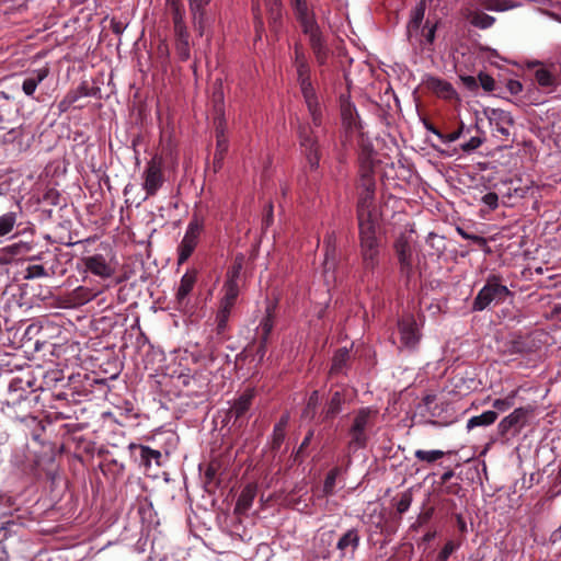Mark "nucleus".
<instances>
[{
	"mask_svg": "<svg viewBox=\"0 0 561 561\" xmlns=\"http://www.w3.org/2000/svg\"><path fill=\"white\" fill-rule=\"evenodd\" d=\"M375 187L376 183L373 176L370 157H363L362 174L358 184V227L378 226L379 213L375 205Z\"/></svg>",
	"mask_w": 561,
	"mask_h": 561,
	"instance_id": "f257e3e1",
	"label": "nucleus"
},
{
	"mask_svg": "<svg viewBox=\"0 0 561 561\" xmlns=\"http://www.w3.org/2000/svg\"><path fill=\"white\" fill-rule=\"evenodd\" d=\"M291 5L304 33L309 37L317 62L320 66L325 65L329 58V49L323 43L322 34L314 20V0H291Z\"/></svg>",
	"mask_w": 561,
	"mask_h": 561,
	"instance_id": "f03ea898",
	"label": "nucleus"
},
{
	"mask_svg": "<svg viewBox=\"0 0 561 561\" xmlns=\"http://www.w3.org/2000/svg\"><path fill=\"white\" fill-rule=\"evenodd\" d=\"M295 67L300 91L312 116L313 123L318 125L320 123L319 101L310 80L309 64L305 57V54L298 47L295 49Z\"/></svg>",
	"mask_w": 561,
	"mask_h": 561,
	"instance_id": "7ed1b4c3",
	"label": "nucleus"
},
{
	"mask_svg": "<svg viewBox=\"0 0 561 561\" xmlns=\"http://www.w3.org/2000/svg\"><path fill=\"white\" fill-rule=\"evenodd\" d=\"M341 116L343 126L345 127L346 131L352 135H356L358 145L363 150V157H370L373 152V146L370 141L365 138V133L363 130L362 122L358 117L356 107L344 95L341 96Z\"/></svg>",
	"mask_w": 561,
	"mask_h": 561,
	"instance_id": "20e7f679",
	"label": "nucleus"
},
{
	"mask_svg": "<svg viewBox=\"0 0 561 561\" xmlns=\"http://www.w3.org/2000/svg\"><path fill=\"white\" fill-rule=\"evenodd\" d=\"M358 228L363 268L366 273H373L379 265L380 257V242L376 234L377 226H364Z\"/></svg>",
	"mask_w": 561,
	"mask_h": 561,
	"instance_id": "39448f33",
	"label": "nucleus"
},
{
	"mask_svg": "<svg viewBox=\"0 0 561 561\" xmlns=\"http://www.w3.org/2000/svg\"><path fill=\"white\" fill-rule=\"evenodd\" d=\"M510 296H512L510 289L500 283L497 276L491 275L474 298L472 308L476 311H482L492 302L496 305L504 302Z\"/></svg>",
	"mask_w": 561,
	"mask_h": 561,
	"instance_id": "423d86ee",
	"label": "nucleus"
},
{
	"mask_svg": "<svg viewBox=\"0 0 561 561\" xmlns=\"http://www.w3.org/2000/svg\"><path fill=\"white\" fill-rule=\"evenodd\" d=\"M204 219L196 213L193 214L183 239L178 247V264L181 265L188 260L198 244L199 237L204 231Z\"/></svg>",
	"mask_w": 561,
	"mask_h": 561,
	"instance_id": "0eeeda50",
	"label": "nucleus"
},
{
	"mask_svg": "<svg viewBox=\"0 0 561 561\" xmlns=\"http://www.w3.org/2000/svg\"><path fill=\"white\" fill-rule=\"evenodd\" d=\"M374 413L375 412L371 409L365 408L360 409L355 415L353 425L350 430L351 440L348 443V447L351 449L356 450L365 447L367 440L366 430L371 424Z\"/></svg>",
	"mask_w": 561,
	"mask_h": 561,
	"instance_id": "6e6552de",
	"label": "nucleus"
},
{
	"mask_svg": "<svg viewBox=\"0 0 561 561\" xmlns=\"http://www.w3.org/2000/svg\"><path fill=\"white\" fill-rule=\"evenodd\" d=\"M142 188L146 191V197L157 194L164 182L162 172V161L158 157H153L146 165L142 173Z\"/></svg>",
	"mask_w": 561,
	"mask_h": 561,
	"instance_id": "1a4fd4ad",
	"label": "nucleus"
},
{
	"mask_svg": "<svg viewBox=\"0 0 561 561\" xmlns=\"http://www.w3.org/2000/svg\"><path fill=\"white\" fill-rule=\"evenodd\" d=\"M533 413V408H516L507 416L503 417L497 424L499 434L505 437L508 433L518 434L527 424L528 416Z\"/></svg>",
	"mask_w": 561,
	"mask_h": 561,
	"instance_id": "9d476101",
	"label": "nucleus"
},
{
	"mask_svg": "<svg viewBox=\"0 0 561 561\" xmlns=\"http://www.w3.org/2000/svg\"><path fill=\"white\" fill-rule=\"evenodd\" d=\"M254 390H244L231 404L227 412L228 420H233V425L242 426L248 420L249 411L254 398Z\"/></svg>",
	"mask_w": 561,
	"mask_h": 561,
	"instance_id": "9b49d317",
	"label": "nucleus"
},
{
	"mask_svg": "<svg viewBox=\"0 0 561 561\" xmlns=\"http://www.w3.org/2000/svg\"><path fill=\"white\" fill-rule=\"evenodd\" d=\"M492 131L507 139L511 135V127L513 126L512 115L500 108H489L485 111Z\"/></svg>",
	"mask_w": 561,
	"mask_h": 561,
	"instance_id": "f8f14e48",
	"label": "nucleus"
},
{
	"mask_svg": "<svg viewBox=\"0 0 561 561\" xmlns=\"http://www.w3.org/2000/svg\"><path fill=\"white\" fill-rule=\"evenodd\" d=\"M82 263L87 271L101 278L112 277L115 273V266L102 254L85 256Z\"/></svg>",
	"mask_w": 561,
	"mask_h": 561,
	"instance_id": "ddd939ff",
	"label": "nucleus"
},
{
	"mask_svg": "<svg viewBox=\"0 0 561 561\" xmlns=\"http://www.w3.org/2000/svg\"><path fill=\"white\" fill-rule=\"evenodd\" d=\"M398 325L402 346L414 348L421 337L416 321L412 317H405Z\"/></svg>",
	"mask_w": 561,
	"mask_h": 561,
	"instance_id": "4468645a",
	"label": "nucleus"
},
{
	"mask_svg": "<svg viewBox=\"0 0 561 561\" xmlns=\"http://www.w3.org/2000/svg\"><path fill=\"white\" fill-rule=\"evenodd\" d=\"M463 12L469 23L481 30L491 27L495 22L493 16L483 13L474 3H467Z\"/></svg>",
	"mask_w": 561,
	"mask_h": 561,
	"instance_id": "2eb2a0df",
	"label": "nucleus"
},
{
	"mask_svg": "<svg viewBox=\"0 0 561 561\" xmlns=\"http://www.w3.org/2000/svg\"><path fill=\"white\" fill-rule=\"evenodd\" d=\"M196 280L197 272L195 270H188L182 276L175 295L179 308L187 306V296L194 288Z\"/></svg>",
	"mask_w": 561,
	"mask_h": 561,
	"instance_id": "dca6fc26",
	"label": "nucleus"
},
{
	"mask_svg": "<svg viewBox=\"0 0 561 561\" xmlns=\"http://www.w3.org/2000/svg\"><path fill=\"white\" fill-rule=\"evenodd\" d=\"M300 147L306 154V159L311 169L318 167L319 156L314 138L307 131L306 128L299 130Z\"/></svg>",
	"mask_w": 561,
	"mask_h": 561,
	"instance_id": "f3484780",
	"label": "nucleus"
},
{
	"mask_svg": "<svg viewBox=\"0 0 561 561\" xmlns=\"http://www.w3.org/2000/svg\"><path fill=\"white\" fill-rule=\"evenodd\" d=\"M359 546V535L356 529H348L337 541L336 549L342 558H353Z\"/></svg>",
	"mask_w": 561,
	"mask_h": 561,
	"instance_id": "a211bd4d",
	"label": "nucleus"
},
{
	"mask_svg": "<svg viewBox=\"0 0 561 561\" xmlns=\"http://www.w3.org/2000/svg\"><path fill=\"white\" fill-rule=\"evenodd\" d=\"M534 78L545 92L551 93L558 85L556 73L548 67L538 65L534 70Z\"/></svg>",
	"mask_w": 561,
	"mask_h": 561,
	"instance_id": "6ab92c4d",
	"label": "nucleus"
},
{
	"mask_svg": "<svg viewBox=\"0 0 561 561\" xmlns=\"http://www.w3.org/2000/svg\"><path fill=\"white\" fill-rule=\"evenodd\" d=\"M209 2L210 0H190V8L193 14L194 26L199 36H203L205 32L207 18L204 9Z\"/></svg>",
	"mask_w": 561,
	"mask_h": 561,
	"instance_id": "aec40b11",
	"label": "nucleus"
},
{
	"mask_svg": "<svg viewBox=\"0 0 561 561\" xmlns=\"http://www.w3.org/2000/svg\"><path fill=\"white\" fill-rule=\"evenodd\" d=\"M424 84L428 90L434 92L436 95L443 99H453L456 95V91L453 85L439 78L436 77H427L424 80Z\"/></svg>",
	"mask_w": 561,
	"mask_h": 561,
	"instance_id": "412c9836",
	"label": "nucleus"
},
{
	"mask_svg": "<svg viewBox=\"0 0 561 561\" xmlns=\"http://www.w3.org/2000/svg\"><path fill=\"white\" fill-rule=\"evenodd\" d=\"M468 3H474L478 7V9H480V7H483L489 11L496 12H504L520 5V3L512 0H470Z\"/></svg>",
	"mask_w": 561,
	"mask_h": 561,
	"instance_id": "4be33fe9",
	"label": "nucleus"
},
{
	"mask_svg": "<svg viewBox=\"0 0 561 561\" xmlns=\"http://www.w3.org/2000/svg\"><path fill=\"white\" fill-rule=\"evenodd\" d=\"M48 76V70L46 68H41L31 72L22 83V90L27 96H33L36 88L39 83H42L46 77Z\"/></svg>",
	"mask_w": 561,
	"mask_h": 561,
	"instance_id": "5701e85b",
	"label": "nucleus"
},
{
	"mask_svg": "<svg viewBox=\"0 0 561 561\" xmlns=\"http://www.w3.org/2000/svg\"><path fill=\"white\" fill-rule=\"evenodd\" d=\"M396 249L401 272L407 276H410L413 268L412 251L410 245L407 242L401 241L396 244Z\"/></svg>",
	"mask_w": 561,
	"mask_h": 561,
	"instance_id": "b1692460",
	"label": "nucleus"
},
{
	"mask_svg": "<svg viewBox=\"0 0 561 561\" xmlns=\"http://www.w3.org/2000/svg\"><path fill=\"white\" fill-rule=\"evenodd\" d=\"M325 244V255L323 262L324 276L325 282L329 283V273L335 267V238L333 234H330L324 240Z\"/></svg>",
	"mask_w": 561,
	"mask_h": 561,
	"instance_id": "393cba45",
	"label": "nucleus"
},
{
	"mask_svg": "<svg viewBox=\"0 0 561 561\" xmlns=\"http://www.w3.org/2000/svg\"><path fill=\"white\" fill-rule=\"evenodd\" d=\"M497 419V413L495 411H485L480 415H476L470 417L467 421V430L471 431L478 426H489L493 424Z\"/></svg>",
	"mask_w": 561,
	"mask_h": 561,
	"instance_id": "a878e982",
	"label": "nucleus"
},
{
	"mask_svg": "<svg viewBox=\"0 0 561 561\" xmlns=\"http://www.w3.org/2000/svg\"><path fill=\"white\" fill-rule=\"evenodd\" d=\"M140 450V463L144 465L146 468H149L152 462H154L157 466H160V458L161 453L159 450L152 449L149 446H139Z\"/></svg>",
	"mask_w": 561,
	"mask_h": 561,
	"instance_id": "bb28decb",
	"label": "nucleus"
},
{
	"mask_svg": "<svg viewBox=\"0 0 561 561\" xmlns=\"http://www.w3.org/2000/svg\"><path fill=\"white\" fill-rule=\"evenodd\" d=\"M222 290L224 296L220 300V304L233 307L239 295V283H233V280H226Z\"/></svg>",
	"mask_w": 561,
	"mask_h": 561,
	"instance_id": "cd10ccee",
	"label": "nucleus"
},
{
	"mask_svg": "<svg viewBox=\"0 0 561 561\" xmlns=\"http://www.w3.org/2000/svg\"><path fill=\"white\" fill-rule=\"evenodd\" d=\"M18 214L15 211H8L0 216V237L10 234L16 226Z\"/></svg>",
	"mask_w": 561,
	"mask_h": 561,
	"instance_id": "c85d7f7f",
	"label": "nucleus"
},
{
	"mask_svg": "<svg viewBox=\"0 0 561 561\" xmlns=\"http://www.w3.org/2000/svg\"><path fill=\"white\" fill-rule=\"evenodd\" d=\"M267 7L270 23L273 30L276 31L278 21L282 19V4L279 0H265Z\"/></svg>",
	"mask_w": 561,
	"mask_h": 561,
	"instance_id": "c756f323",
	"label": "nucleus"
},
{
	"mask_svg": "<svg viewBox=\"0 0 561 561\" xmlns=\"http://www.w3.org/2000/svg\"><path fill=\"white\" fill-rule=\"evenodd\" d=\"M342 403H343V397H342L341 392L335 391L332 394V397L324 410V417L325 419L334 417L341 411Z\"/></svg>",
	"mask_w": 561,
	"mask_h": 561,
	"instance_id": "7c9ffc66",
	"label": "nucleus"
},
{
	"mask_svg": "<svg viewBox=\"0 0 561 561\" xmlns=\"http://www.w3.org/2000/svg\"><path fill=\"white\" fill-rule=\"evenodd\" d=\"M33 245L30 242L19 241L16 243L9 244L4 247V251L9 253L12 260L18 256L25 255L30 251H32Z\"/></svg>",
	"mask_w": 561,
	"mask_h": 561,
	"instance_id": "2f4dec72",
	"label": "nucleus"
},
{
	"mask_svg": "<svg viewBox=\"0 0 561 561\" xmlns=\"http://www.w3.org/2000/svg\"><path fill=\"white\" fill-rule=\"evenodd\" d=\"M414 456L420 461L433 463V462L442 459L445 456V453L443 450H438V449H434V450L417 449V450H415Z\"/></svg>",
	"mask_w": 561,
	"mask_h": 561,
	"instance_id": "473e14b6",
	"label": "nucleus"
},
{
	"mask_svg": "<svg viewBox=\"0 0 561 561\" xmlns=\"http://www.w3.org/2000/svg\"><path fill=\"white\" fill-rule=\"evenodd\" d=\"M424 13H425V8L422 3L413 10V12L411 14L410 22L408 24L409 35H411L413 31L419 30V27L423 21V18H424Z\"/></svg>",
	"mask_w": 561,
	"mask_h": 561,
	"instance_id": "72a5a7b5",
	"label": "nucleus"
},
{
	"mask_svg": "<svg viewBox=\"0 0 561 561\" xmlns=\"http://www.w3.org/2000/svg\"><path fill=\"white\" fill-rule=\"evenodd\" d=\"M347 359H348V351L345 347L339 350L333 357L331 373L332 374L341 373L343 370V368L345 367Z\"/></svg>",
	"mask_w": 561,
	"mask_h": 561,
	"instance_id": "f704fd0d",
	"label": "nucleus"
},
{
	"mask_svg": "<svg viewBox=\"0 0 561 561\" xmlns=\"http://www.w3.org/2000/svg\"><path fill=\"white\" fill-rule=\"evenodd\" d=\"M516 394L517 391H512L503 399H495L492 403V407L499 412H505L515 404Z\"/></svg>",
	"mask_w": 561,
	"mask_h": 561,
	"instance_id": "c9c22d12",
	"label": "nucleus"
},
{
	"mask_svg": "<svg viewBox=\"0 0 561 561\" xmlns=\"http://www.w3.org/2000/svg\"><path fill=\"white\" fill-rule=\"evenodd\" d=\"M255 496V491L253 488H245L239 499H238V502H237V510H248L251 504H252V501Z\"/></svg>",
	"mask_w": 561,
	"mask_h": 561,
	"instance_id": "e433bc0d",
	"label": "nucleus"
},
{
	"mask_svg": "<svg viewBox=\"0 0 561 561\" xmlns=\"http://www.w3.org/2000/svg\"><path fill=\"white\" fill-rule=\"evenodd\" d=\"M319 392L317 390L312 391L308 398L307 405L302 412L304 419H312L316 413V409L319 404Z\"/></svg>",
	"mask_w": 561,
	"mask_h": 561,
	"instance_id": "4c0bfd02",
	"label": "nucleus"
},
{
	"mask_svg": "<svg viewBox=\"0 0 561 561\" xmlns=\"http://www.w3.org/2000/svg\"><path fill=\"white\" fill-rule=\"evenodd\" d=\"M340 468H333L332 470L329 471L323 484L324 495L329 496L334 493L336 478L340 474Z\"/></svg>",
	"mask_w": 561,
	"mask_h": 561,
	"instance_id": "58836bf2",
	"label": "nucleus"
},
{
	"mask_svg": "<svg viewBox=\"0 0 561 561\" xmlns=\"http://www.w3.org/2000/svg\"><path fill=\"white\" fill-rule=\"evenodd\" d=\"M231 309L232 307L220 304L219 310L216 316L217 328L219 332L226 328V324L230 317Z\"/></svg>",
	"mask_w": 561,
	"mask_h": 561,
	"instance_id": "ea45409f",
	"label": "nucleus"
},
{
	"mask_svg": "<svg viewBox=\"0 0 561 561\" xmlns=\"http://www.w3.org/2000/svg\"><path fill=\"white\" fill-rule=\"evenodd\" d=\"M72 297L77 304H85L92 299V295L88 288L82 286L76 288L72 293Z\"/></svg>",
	"mask_w": 561,
	"mask_h": 561,
	"instance_id": "a19ab883",
	"label": "nucleus"
},
{
	"mask_svg": "<svg viewBox=\"0 0 561 561\" xmlns=\"http://www.w3.org/2000/svg\"><path fill=\"white\" fill-rule=\"evenodd\" d=\"M242 270V257H237L232 266L229 268L227 273V280H233V283H239L240 273Z\"/></svg>",
	"mask_w": 561,
	"mask_h": 561,
	"instance_id": "79ce46f5",
	"label": "nucleus"
},
{
	"mask_svg": "<svg viewBox=\"0 0 561 561\" xmlns=\"http://www.w3.org/2000/svg\"><path fill=\"white\" fill-rule=\"evenodd\" d=\"M46 270L43 265H31L25 270V279H34L46 276Z\"/></svg>",
	"mask_w": 561,
	"mask_h": 561,
	"instance_id": "37998d69",
	"label": "nucleus"
},
{
	"mask_svg": "<svg viewBox=\"0 0 561 561\" xmlns=\"http://www.w3.org/2000/svg\"><path fill=\"white\" fill-rule=\"evenodd\" d=\"M254 26L256 37L260 39L263 33V21L259 5H253Z\"/></svg>",
	"mask_w": 561,
	"mask_h": 561,
	"instance_id": "c03bdc74",
	"label": "nucleus"
},
{
	"mask_svg": "<svg viewBox=\"0 0 561 561\" xmlns=\"http://www.w3.org/2000/svg\"><path fill=\"white\" fill-rule=\"evenodd\" d=\"M457 549V545L453 541H448L445 543L444 548L438 554V561H447L450 554Z\"/></svg>",
	"mask_w": 561,
	"mask_h": 561,
	"instance_id": "a18cd8bd",
	"label": "nucleus"
},
{
	"mask_svg": "<svg viewBox=\"0 0 561 561\" xmlns=\"http://www.w3.org/2000/svg\"><path fill=\"white\" fill-rule=\"evenodd\" d=\"M483 140L480 137H471L468 141L461 145V149L466 152L476 150L482 145Z\"/></svg>",
	"mask_w": 561,
	"mask_h": 561,
	"instance_id": "49530a36",
	"label": "nucleus"
},
{
	"mask_svg": "<svg viewBox=\"0 0 561 561\" xmlns=\"http://www.w3.org/2000/svg\"><path fill=\"white\" fill-rule=\"evenodd\" d=\"M482 203L490 209H495L499 206V196L496 193L490 192L482 196Z\"/></svg>",
	"mask_w": 561,
	"mask_h": 561,
	"instance_id": "de8ad7c7",
	"label": "nucleus"
},
{
	"mask_svg": "<svg viewBox=\"0 0 561 561\" xmlns=\"http://www.w3.org/2000/svg\"><path fill=\"white\" fill-rule=\"evenodd\" d=\"M285 435L286 434H285L284 428H278V427L274 426L273 440H272L273 448H279V446L282 445V443L285 439Z\"/></svg>",
	"mask_w": 561,
	"mask_h": 561,
	"instance_id": "09e8293b",
	"label": "nucleus"
},
{
	"mask_svg": "<svg viewBox=\"0 0 561 561\" xmlns=\"http://www.w3.org/2000/svg\"><path fill=\"white\" fill-rule=\"evenodd\" d=\"M412 499L408 494H403L402 497L397 503V511L402 514L407 512L411 505Z\"/></svg>",
	"mask_w": 561,
	"mask_h": 561,
	"instance_id": "8fccbe9b",
	"label": "nucleus"
},
{
	"mask_svg": "<svg viewBox=\"0 0 561 561\" xmlns=\"http://www.w3.org/2000/svg\"><path fill=\"white\" fill-rule=\"evenodd\" d=\"M272 328H273V323H272V320L270 319V317H266L265 319H263V321L260 324V329L263 333V344H265V342L267 340V335L272 331Z\"/></svg>",
	"mask_w": 561,
	"mask_h": 561,
	"instance_id": "3c124183",
	"label": "nucleus"
},
{
	"mask_svg": "<svg viewBox=\"0 0 561 561\" xmlns=\"http://www.w3.org/2000/svg\"><path fill=\"white\" fill-rule=\"evenodd\" d=\"M176 48L182 59H187L190 56V42H178Z\"/></svg>",
	"mask_w": 561,
	"mask_h": 561,
	"instance_id": "603ef678",
	"label": "nucleus"
},
{
	"mask_svg": "<svg viewBox=\"0 0 561 561\" xmlns=\"http://www.w3.org/2000/svg\"><path fill=\"white\" fill-rule=\"evenodd\" d=\"M174 32L178 42H188V32L185 25H178V27H174Z\"/></svg>",
	"mask_w": 561,
	"mask_h": 561,
	"instance_id": "864d4df0",
	"label": "nucleus"
},
{
	"mask_svg": "<svg viewBox=\"0 0 561 561\" xmlns=\"http://www.w3.org/2000/svg\"><path fill=\"white\" fill-rule=\"evenodd\" d=\"M481 85L486 91H492L494 88V80L489 76H480Z\"/></svg>",
	"mask_w": 561,
	"mask_h": 561,
	"instance_id": "5fc2aeb1",
	"label": "nucleus"
},
{
	"mask_svg": "<svg viewBox=\"0 0 561 561\" xmlns=\"http://www.w3.org/2000/svg\"><path fill=\"white\" fill-rule=\"evenodd\" d=\"M222 100H224V93L220 89H218L213 94V101L215 102L216 107H218V111H221L220 106H221Z\"/></svg>",
	"mask_w": 561,
	"mask_h": 561,
	"instance_id": "6e6d98bb",
	"label": "nucleus"
},
{
	"mask_svg": "<svg viewBox=\"0 0 561 561\" xmlns=\"http://www.w3.org/2000/svg\"><path fill=\"white\" fill-rule=\"evenodd\" d=\"M13 260L11 259V256L9 255V253H7L4 251V247L0 249V265H5V264H9L11 263Z\"/></svg>",
	"mask_w": 561,
	"mask_h": 561,
	"instance_id": "4d7b16f0",
	"label": "nucleus"
},
{
	"mask_svg": "<svg viewBox=\"0 0 561 561\" xmlns=\"http://www.w3.org/2000/svg\"><path fill=\"white\" fill-rule=\"evenodd\" d=\"M288 422H289V415L288 414H283L280 416L279 421L275 424V427L286 430V426H287Z\"/></svg>",
	"mask_w": 561,
	"mask_h": 561,
	"instance_id": "13d9d810",
	"label": "nucleus"
},
{
	"mask_svg": "<svg viewBox=\"0 0 561 561\" xmlns=\"http://www.w3.org/2000/svg\"><path fill=\"white\" fill-rule=\"evenodd\" d=\"M173 22H174V27H178V25H185L184 22H183L182 14L179 11V9H175V11H174Z\"/></svg>",
	"mask_w": 561,
	"mask_h": 561,
	"instance_id": "bf43d9fd",
	"label": "nucleus"
},
{
	"mask_svg": "<svg viewBox=\"0 0 561 561\" xmlns=\"http://www.w3.org/2000/svg\"><path fill=\"white\" fill-rule=\"evenodd\" d=\"M508 89L512 93H519L522 91V84L518 81H511L508 83Z\"/></svg>",
	"mask_w": 561,
	"mask_h": 561,
	"instance_id": "052dcab7",
	"label": "nucleus"
},
{
	"mask_svg": "<svg viewBox=\"0 0 561 561\" xmlns=\"http://www.w3.org/2000/svg\"><path fill=\"white\" fill-rule=\"evenodd\" d=\"M425 37L428 43H433V41L435 38V27L434 26H432L427 30Z\"/></svg>",
	"mask_w": 561,
	"mask_h": 561,
	"instance_id": "680f3d73",
	"label": "nucleus"
},
{
	"mask_svg": "<svg viewBox=\"0 0 561 561\" xmlns=\"http://www.w3.org/2000/svg\"><path fill=\"white\" fill-rule=\"evenodd\" d=\"M312 437V432H310L306 437L305 439L302 440L301 445H300V449H302L304 447H306L309 443H310V439Z\"/></svg>",
	"mask_w": 561,
	"mask_h": 561,
	"instance_id": "e2e57ef3",
	"label": "nucleus"
},
{
	"mask_svg": "<svg viewBox=\"0 0 561 561\" xmlns=\"http://www.w3.org/2000/svg\"><path fill=\"white\" fill-rule=\"evenodd\" d=\"M459 136H460V131H455V133H453V134H450L448 136V140L449 141H455V140H457L459 138Z\"/></svg>",
	"mask_w": 561,
	"mask_h": 561,
	"instance_id": "0e129e2a",
	"label": "nucleus"
},
{
	"mask_svg": "<svg viewBox=\"0 0 561 561\" xmlns=\"http://www.w3.org/2000/svg\"><path fill=\"white\" fill-rule=\"evenodd\" d=\"M454 476V472L451 470L445 472L442 477L444 481H448Z\"/></svg>",
	"mask_w": 561,
	"mask_h": 561,
	"instance_id": "69168bd1",
	"label": "nucleus"
},
{
	"mask_svg": "<svg viewBox=\"0 0 561 561\" xmlns=\"http://www.w3.org/2000/svg\"><path fill=\"white\" fill-rule=\"evenodd\" d=\"M458 525H459V528L461 530H465L466 529V523L463 522V519L461 518V516H458Z\"/></svg>",
	"mask_w": 561,
	"mask_h": 561,
	"instance_id": "338daca9",
	"label": "nucleus"
},
{
	"mask_svg": "<svg viewBox=\"0 0 561 561\" xmlns=\"http://www.w3.org/2000/svg\"><path fill=\"white\" fill-rule=\"evenodd\" d=\"M218 149L224 150L225 149V140L218 137Z\"/></svg>",
	"mask_w": 561,
	"mask_h": 561,
	"instance_id": "774afa93",
	"label": "nucleus"
}]
</instances>
